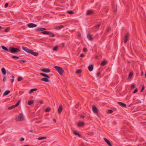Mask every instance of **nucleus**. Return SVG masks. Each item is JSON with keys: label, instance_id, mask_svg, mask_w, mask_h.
I'll list each match as a JSON object with an SVG mask.
<instances>
[{"label": "nucleus", "instance_id": "obj_1", "mask_svg": "<svg viewBox=\"0 0 146 146\" xmlns=\"http://www.w3.org/2000/svg\"><path fill=\"white\" fill-rule=\"evenodd\" d=\"M9 51L11 53H17L19 52L20 50L18 48L11 47L9 48Z\"/></svg>", "mask_w": 146, "mask_h": 146}, {"label": "nucleus", "instance_id": "obj_2", "mask_svg": "<svg viewBox=\"0 0 146 146\" xmlns=\"http://www.w3.org/2000/svg\"><path fill=\"white\" fill-rule=\"evenodd\" d=\"M54 68L58 71L60 75H62L64 72V70L60 67L55 66Z\"/></svg>", "mask_w": 146, "mask_h": 146}, {"label": "nucleus", "instance_id": "obj_3", "mask_svg": "<svg viewBox=\"0 0 146 146\" xmlns=\"http://www.w3.org/2000/svg\"><path fill=\"white\" fill-rule=\"evenodd\" d=\"M24 120V116L22 113H21L16 118V120L17 121H23Z\"/></svg>", "mask_w": 146, "mask_h": 146}, {"label": "nucleus", "instance_id": "obj_4", "mask_svg": "<svg viewBox=\"0 0 146 146\" xmlns=\"http://www.w3.org/2000/svg\"><path fill=\"white\" fill-rule=\"evenodd\" d=\"M22 49L28 53H30L32 52V50H30L28 48L26 47L23 46L22 47Z\"/></svg>", "mask_w": 146, "mask_h": 146}, {"label": "nucleus", "instance_id": "obj_5", "mask_svg": "<svg viewBox=\"0 0 146 146\" xmlns=\"http://www.w3.org/2000/svg\"><path fill=\"white\" fill-rule=\"evenodd\" d=\"M92 108L94 113L98 115V109L97 107L95 105H93Z\"/></svg>", "mask_w": 146, "mask_h": 146}, {"label": "nucleus", "instance_id": "obj_6", "mask_svg": "<svg viewBox=\"0 0 146 146\" xmlns=\"http://www.w3.org/2000/svg\"><path fill=\"white\" fill-rule=\"evenodd\" d=\"M27 25L28 27L30 28L35 27L37 26L36 25L33 23H29Z\"/></svg>", "mask_w": 146, "mask_h": 146}, {"label": "nucleus", "instance_id": "obj_7", "mask_svg": "<svg viewBox=\"0 0 146 146\" xmlns=\"http://www.w3.org/2000/svg\"><path fill=\"white\" fill-rule=\"evenodd\" d=\"M129 34L128 33H127L125 35V38L124 42L125 43H126L127 42V41L129 38Z\"/></svg>", "mask_w": 146, "mask_h": 146}, {"label": "nucleus", "instance_id": "obj_8", "mask_svg": "<svg viewBox=\"0 0 146 146\" xmlns=\"http://www.w3.org/2000/svg\"><path fill=\"white\" fill-rule=\"evenodd\" d=\"M41 71L45 73H49L50 72V70L48 68H44L42 69Z\"/></svg>", "mask_w": 146, "mask_h": 146}, {"label": "nucleus", "instance_id": "obj_9", "mask_svg": "<svg viewBox=\"0 0 146 146\" xmlns=\"http://www.w3.org/2000/svg\"><path fill=\"white\" fill-rule=\"evenodd\" d=\"M104 140L109 146H112V144L110 143V141L106 138H104Z\"/></svg>", "mask_w": 146, "mask_h": 146}, {"label": "nucleus", "instance_id": "obj_10", "mask_svg": "<svg viewBox=\"0 0 146 146\" xmlns=\"http://www.w3.org/2000/svg\"><path fill=\"white\" fill-rule=\"evenodd\" d=\"M84 125V123L83 122H80L77 123V125L78 127L83 126Z\"/></svg>", "mask_w": 146, "mask_h": 146}, {"label": "nucleus", "instance_id": "obj_11", "mask_svg": "<svg viewBox=\"0 0 146 146\" xmlns=\"http://www.w3.org/2000/svg\"><path fill=\"white\" fill-rule=\"evenodd\" d=\"M46 29L44 28H39L37 29L36 30V31H43L44 30H46Z\"/></svg>", "mask_w": 146, "mask_h": 146}, {"label": "nucleus", "instance_id": "obj_12", "mask_svg": "<svg viewBox=\"0 0 146 146\" xmlns=\"http://www.w3.org/2000/svg\"><path fill=\"white\" fill-rule=\"evenodd\" d=\"M94 12V11L92 10H88L86 13L87 15H90L92 14Z\"/></svg>", "mask_w": 146, "mask_h": 146}, {"label": "nucleus", "instance_id": "obj_13", "mask_svg": "<svg viewBox=\"0 0 146 146\" xmlns=\"http://www.w3.org/2000/svg\"><path fill=\"white\" fill-rule=\"evenodd\" d=\"M64 26L63 25H61L59 26H57L56 27L55 29L56 30H59L60 29L62 28H64Z\"/></svg>", "mask_w": 146, "mask_h": 146}, {"label": "nucleus", "instance_id": "obj_14", "mask_svg": "<svg viewBox=\"0 0 146 146\" xmlns=\"http://www.w3.org/2000/svg\"><path fill=\"white\" fill-rule=\"evenodd\" d=\"M88 68L90 71H92L93 69V65H89L88 66Z\"/></svg>", "mask_w": 146, "mask_h": 146}, {"label": "nucleus", "instance_id": "obj_15", "mask_svg": "<svg viewBox=\"0 0 146 146\" xmlns=\"http://www.w3.org/2000/svg\"><path fill=\"white\" fill-rule=\"evenodd\" d=\"M40 74L41 75L43 76L46 77L48 78H50V77L48 75L46 74H45L40 73Z\"/></svg>", "mask_w": 146, "mask_h": 146}, {"label": "nucleus", "instance_id": "obj_16", "mask_svg": "<svg viewBox=\"0 0 146 146\" xmlns=\"http://www.w3.org/2000/svg\"><path fill=\"white\" fill-rule=\"evenodd\" d=\"M87 37L89 40H92V37L90 34H88L87 35Z\"/></svg>", "mask_w": 146, "mask_h": 146}, {"label": "nucleus", "instance_id": "obj_17", "mask_svg": "<svg viewBox=\"0 0 146 146\" xmlns=\"http://www.w3.org/2000/svg\"><path fill=\"white\" fill-rule=\"evenodd\" d=\"M62 106H60L59 107L58 109V112L59 113H60L62 111Z\"/></svg>", "mask_w": 146, "mask_h": 146}, {"label": "nucleus", "instance_id": "obj_18", "mask_svg": "<svg viewBox=\"0 0 146 146\" xmlns=\"http://www.w3.org/2000/svg\"><path fill=\"white\" fill-rule=\"evenodd\" d=\"M30 54H32L35 56H36L38 55V53L36 52H33V50H32V52L30 53Z\"/></svg>", "mask_w": 146, "mask_h": 146}, {"label": "nucleus", "instance_id": "obj_19", "mask_svg": "<svg viewBox=\"0 0 146 146\" xmlns=\"http://www.w3.org/2000/svg\"><path fill=\"white\" fill-rule=\"evenodd\" d=\"M10 93V91L9 90H6L4 93L3 94V96H5L8 95Z\"/></svg>", "mask_w": 146, "mask_h": 146}, {"label": "nucleus", "instance_id": "obj_20", "mask_svg": "<svg viewBox=\"0 0 146 146\" xmlns=\"http://www.w3.org/2000/svg\"><path fill=\"white\" fill-rule=\"evenodd\" d=\"M119 105L125 107L126 106V105L122 102H119L118 103Z\"/></svg>", "mask_w": 146, "mask_h": 146}, {"label": "nucleus", "instance_id": "obj_21", "mask_svg": "<svg viewBox=\"0 0 146 146\" xmlns=\"http://www.w3.org/2000/svg\"><path fill=\"white\" fill-rule=\"evenodd\" d=\"M48 78H42L41 80H42L44 81L45 82H48L49 81L48 79Z\"/></svg>", "mask_w": 146, "mask_h": 146}, {"label": "nucleus", "instance_id": "obj_22", "mask_svg": "<svg viewBox=\"0 0 146 146\" xmlns=\"http://www.w3.org/2000/svg\"><path fill=\"white\" fill-rule=\"evenodd\" d=\"M1 71L3 75H5L6 74V70L4 68H2L1 69Z\"/></svg>", "mask_w": 146, "mask_h": 146}, {"label": "nucleus", "instance_id": "obj_23", "mask_svg": "<svg viewBox=\"0 0 146 146\" xmlns=\"http://www.w3.org/2000/svg\"><path fill=\"white\" fill-rule=\"evenodd\" d=\"M133 75V73L132 72H130L129 74L128 79H130L132 76Z\"/></svg>", "mask_w": 146, "mask_h": 146}, {"label": "nucleus", "instance_id": "obj_24", "mask_svg": "<svg viewBox=\"0 0 146 146\" xmlns=\"http://www.w3.org/2000/svg\"><path fill=\"white\" fill-rule=\"evenodd\" d=\"M42 33L44 35H48L50 33V32L45 31L42 32Z\"/></svg>", "mask_w": 146, "mask_h": 146}, {"label": "nucleus", "instance_id": "obj_25", "mask_svg": "<svg viewBox=\"0 0 146 146\" xmlns=\"http://www.w3.org/2000/svg\"><path fill=\"white\" fill-rule=\"evenodd\" d=\"M37 90V89L36 88H33V89H31V90L30 92H29V94H31V93H33L34 91L36 90Z\"/></svg>", "mask_w": 146, "mask_h": 146}, {"label": "nucleus", "instance_id": "obj_26", "mask_svg": "<svg viewBox=\"0 0 146 146\" xmlns=\"http://www.w3.org/2000/svg\"><path fill=\"white\" fill-rule=\"evenodd\" d=\"M106 63H107V62L106 61H103L101 63V65L102 66H104L106 64Z\"/></svg>", "mask_w": 146, "mask_h": 146}, {"label": "nucleus", "instance_id": "obj_27", "mask_svg": "<svg viewBox=\"0 0 146 146\" xmlns=\"http://www.w3.org/2000/svg\"><path fill=\"white\" fill-rule=\"evenodd\" d=\"M73 133H74V134L75 135H78V136L79 137H80V135L78 133V132H77L76 131H74V132H73Z\"/></svg>", "mask_w": 146, "mask_h": 146}, {"label": "nucleus", "instance_id": "obj_28", "mask_svg": "<svg viewBox=\"0 0 146 146\" xmlns=\"http://www.w3.org/2000/svg\"><path fill=\"white\" fill-rule=\"evenodd\" d=\"M1 47L5 51H8L9 50V49H8L6 47L4 46H2Z\"/></svg>", "mask_w": 146, "mask_h": 146}, {"label": "nucleus", "instance_id": "obj_29", "mask_svg": "<svg viewBox=\"0 0 146 146\" xmlns=\"http://www.w3.org/2000/svg\"><path fill=\"white\" fill-rule=\"evenodd\" d=\"M34 102L33 100H31L29 101L28 102V104L29 105H31Z\"/></svg>", "mask_w": 146, "mask_h": 146}, {"label": "nucleus", "instance_id": "obj_30", "mask_svg": "<svg viewBox=\"0 0 146 146\" xmlns=\"http://www.w3.org/2000/svg\"><path fill=\"white\" fill-rule=\"evenodd\" d=\"M46 138V137H39L38 138V140H41L42 139H45Z\"/></svg>", "mask_w": 146, "mask_h": 146}, {"label": "nucleus", "instance_id": "obj_31", "mask_svg": "<svg viewBox=\"0 0 146 146\" xmlns=\"http://www.w3.org/2000/svg\"><path fill=\"white\" fill-rule=\"evenodd\" d=\"M100 26V24H98L97 25H95L93 27V29H97L99 28Z\"/></svg>", "mask_w": 146, "mask_h": 146}, {"label": "nucleus", "instance_id": "obj_32", "mask_svg": "<svg viewBox=\"0 0 146 146\" xmlns=\"http://www.w3.org/2000/svg\"><path fill=\"white\" fill-rule=\"evenodd\" d=\"M82 70L81 69L77 70L76 71V73L77 74H79L82 72Z\"/></svg>", "mask_w": 146, "mask_h": 146}, {"label": "nucleus", "instance_id": "obj_33", "mask_svg": "<svg viewBox=\"0 0 146 146\" xmlns=\"http://www.w3.org/2000/svg\"><path fill=\"white\" fill-rule=\"evenodd\" d=\"M67 12L70 14H72L74 13V12L72 11H67Z\"/></svg>", "mask_w": 146, "mask_h": 146}, {"label": "nucleus", "instance_id": "obj_34", "mask_svg": "<svg viewBox=\"0 0 146 146\" xmlns=\"http://www.w3.org/2000/svg\"><path fill=\"white\" fill-rule=\"evenodd\" d=\"M49 35L50 36V37H54V34L53 33H51L50 32V33H49Z\"/></svg>", "mask_w": 146, "mask_h": 146}, {"label": "nucleus", "instance_id": "obj_35", "mask_svg": "<svg viewBox=\"0 0 146 146\" xmlns=\"http://www.w3.org/2000/svg\"><path fill=\"white\" fill-rule=\"evenodd\" d=\"M50 110V108H48L46 109L45 110V111L46 112H48Z\"/></svg>", "mask_w": 146, "mask_h": 146}, {"label": "nucleus", "instance_id": "obj_36", "mask_svg": "<svg viewBox=\"0 0 146 146\" xmlns=\"http://www.w3.org/2000/svg\"><path fill=\"white\" fill-rule=\"evenodd\" d=\"M58 46H55L53 48V50L55 51H57L58 50Z\"/></svg>", "mask_w": 146, "mask_h": 146}, {"label": "nucleus", "instance_id": "obj_37", "mask_svg": "<svg viewBox=\"0 0 146 146\" xmlns=\"http://www.w3.org/2000/svg\"><path fill=\"white\" fill-rule=\"evenodd\" d=\"M113 111L111 110H108V113H110V114L112 113H113Z\"/></svg>", "mask_w": 146, "mask_h": 146}, {"label": "nucleus", "instance_id": "obj_38", "mask_svg": "<svg viewBox=\"0 0 146 146\" xmlns=\"http://www.w3.org/2000/svg\"><path fill=\"white\" fill-rule=\"evenodd\" d=\"M20 103V101H18L17 102L15 105H14L15 107L18 106L19 105Z\"/></svg>", "mask_w": 146, "mask_h": 146}, {"label": "nucleus", "instance_id": "obj_39", "mask_svg": "<svg viewBox=\"0 0 146 146\" xmlns=\"http://www.w3.org/2000/svg\"><path fill=\"white\" fill-rule=\"evenodd\" d=\"M15 107L14 105H13V106L9 107L8 108L9 109L11 110V109H13V108H14Z\"/></svg>", "mask_w": 146, "mask_h": 146}, {"label": "nucleus", "instance_id": "obj_40", "mask_svg": "<svg viewBox=\"0 0 146 146\" xmlns=\"http://www.w3.org/2000/svg\"><path fill=\"white\" fill-rule=\"evenodd\" d=\"M22 79V78L21 77L19 76L18 78V80L19 81H21Z\"/></svg>", "mask_w": 146, "mask_h": 146}, {"label": "nucleus", "instance_id": "obj_41", "mask_svg": "<svg viewBox=\"0 0 146 146\" xmlns=\"http://www.w3.org/2000/svg\"><path fill=\"white\" fill-rule=\"evenodd\" d=\"M9 28H7L5 30V31L6 32H7L9 31Z\"/></svg>", "mask_w": 146, "mask_h": 146}, {"label": "nucleus", "instance_id": "obj_42", "mask_svg": "<svg viewBox=\"0 0 146 146\" xmlns=\"http://www.w3.org/2000/svg\"><path fill=\"white\" fill-rule=\"evenodd\" d=\"M12 58L14 59H15V58H19V57L17 56H13L12 57Z\"/></svg>", "mask_w": 146, "mask_h": 146}, {"label": "nucleus", "instance_id": "obj_43", "mask_svg": "<svg viewBox=\"0 0 146 146\" xmlns=\"http://www.w3.org/2000/svg\"><path fill=\"white\" fill-rule=\"evenodd\" d=\"M83 51L84 52H86L88 50L87 48H84L83 49Z\"/></svg>", "mask_w": 146, "mask_h": 146}, {"label": "nucleus", "instance_id": "obj_44", "mask_svg": "<svg viewBox=\"0 0 146 146\" xmlns=\"http://www.w3.org/2000/svg\"><path fill=\"white\" fill-rule=\"evenodd\" d=\"M138 91V89L137 88L135 89L134 91L133 92V93H136Z\"/></svg>", "mask_w": 146, "mask_h": 146}, {"label": "nucleus", "instance_id": "obj_45", "mask_svg": "<svg viewBox=\"0 0 146 146\" xmlns=\"http://www.w3.org/2000/svg\"><path fill=\"white\" fill-rule=\"evenodd\" d=\"M14 76H12V78L11 80V82L12 83H13L14 82Z\"/></svg>", "mask_w": 146, "mask_h": 146}, {"label": "nucleus", "instance_id": "obj_46", "mask_svg": "<svg viewBox=\"0 0 146 146\" xmlns=\"http://www.w3.org/2000/svg\"><path fill=\"white\" fill-rule=\"evenodd\" d=\"M145 89V87L144 86H143L141 90V92H142L143 91V90H144Z\"/></svg>", "mask_w": 146, "mask_h": 146}, {"label": "nucleus", "instance_id": "obj_47", "mask_svg": "<svg viewBox=\"0 0 146 146\" xmlns=\"http://www.w3.org/2000/svg\"><path fill=\"white\" fill-rule=\"evenodd\" d=\"M135 86V85L134 84H133L131 86V88H134Z\"/></svg>", "mask_w": 146, "mask_h": 146}, {"label": "nucleus", "instance_id": "obj_48", "mask_svg": "<svg viewBox=\"0 0 146 146\" xmlns=\"http://www.w3.org/2000/svg\"><path fill=\"white\" fill-rule=\"evenodd\" d=\"M39 102H40V104H42L44 102L42 100H40V101Z\"/></svg>", "mask_w": 146, "mask_h": 146}, {"label": "nucleus", "instance_id": "obj_49", "mask_svg": "<svg viewBox=\"0 0 146 146\" xmlns=\"http://www.w3.org/2000/svg\"><path fill=\"white\" fill-rule=\"evenodd\" d=\"M24 139L23 137L21 138V139H20V141H24Z\"/></svg>", "mask_w": 146, "mask_h": 146}, {"label": "nucleus", "instance_id": "obj_50", "mask_svg": "<svg viewBox=\"0 0 146 146\" xmlns=\"http://www.w3.org/2000/svg\"><path fill=\"white\" fill-rule=\"evenodd\" d=\"M100 72H98L97 74V77H98L99 76V75H100Z\"/></svg>", "mask_w": 146, "mask_h": 146}, {"label": "nucleus", "instance_id": "obj_51", "mask_svg": "<svg viewBox=\"0 0 146 146\" xmlns=\"http://www.w3.org/2000/svg\"><path fill=\"white\" fill-rule=\"evenodd\" d=\"M8 3H6L5 5V7H7L8 6Z\"/></svg>", "mask_w": 146, "mask_h": 146}, {"label": "nucleus", "instance_id": "obj_52", "mask_svg": "<svg viewBox=\"0 0 146 146\" xmlns=\"http://www.w3.org/2000/svg\"><path fill=\"white\" fill-rule=\"evenodd\" d=\"M80 56L82 57H84V55L83 54H81L80 55Z\"/></svg>", "mask_w": 146, "mask_h": 146}, {"label": "nucleus", "instance_id": "obj_53", "mask_svg": "<svg viewBox=\"0 0 146 146\" xmlns=\"http://www.w3.org/2000/svg\"><path fill=\"white\" fill-rule=\"evenodd\" d=\"M6 79V78L5 77H4L3 79V81L4 82L5 81Z\"/></svg>", "mask_w": 146, "mask_h": 146}, {"label": "nucleus", "instance_id": "obj_54", "mask_svg": "<svg viewBox=\"0 0 146 146\" xmlns=\"http://www.w3.org/2000/svg\"><path fill=\"white\" fill-rule=\"evenodd\" d=\"M20 61H22V62H23V63H25V61L24 60H20Z\"/></svg>", "mask_w": 146, "mask_h": 146}, {"label": "nucleus", "instance_id": "obj_55", "mask_svg": "<svg viewBox=\"0 0 146 146\" xmlns=\"http://www.w3.org/2000/svg\"><path fill=\"white\" fill-rule=\"evenodd\" d=\"M53 121L54 122H56V120L55 119H53Z\"/></svg>", "mask_w": 146, "mask_h": 146}, {"label": "nucleus", "instance_id": "obj_56", "mask_svg": "<svg viewBox=\"0 0 146 146\" xmlns=\"http://www.w3.org/2000/svg\"><path fill=\"white\" fill-rule=\"evenodd\" d=\"M81 118H82V119H84V116H81Z\"/></svg>", "mask_w": 146, "mask_h": 146}, {"label": "nucleus", "instance_id": "obj_57", "mask_svg": "<svg viewBox=\"0 0 146 146\" xmlns=\"http://www.w3.org/2000/svg\"><path fill=\"white\" fill-rule=\"evenodd\" d=\"M23 146H30L29 145H23Z\"/></svg>", "mask_w": 146, "mask_h": 146}, {"label": "nucleus", "instance_id": "obj_58", "mask_svg": "<svg viewBox=\"0 0 146 146\" xmlns=\"http://www.w3.org/2000/svg\"><path fill=\"white\" fill-rule=\"evenodd\" d=\"M110 30V29H108V32Z\"/></svg>", "mask_w": 146, "mask_h": 146}, {"label": "nucleus", "instance_id": "obj_59", "mask_svg": "<svg viewBox=\"0 0 146 146\" xmlns=\"http://www.w3.org/2000/svg\"><path fill=\"white\" fill-rule=\"evenodd\" d=\"M1 28V26H0V29Z\"/></svg>", "mask_w": 146, "mask_h": 146}]
</instances>
